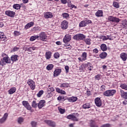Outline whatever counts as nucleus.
I'll return each instance as SVG.
<instances>
[{"instance_id":"f704fd0d","label":"nucleus","mask_w":127,"mask_h":127,"mask_svg":"<svg viewBox=\"0 0 127 127\" xmlns=\"http://www.w3.org/2000/svg\"><path fill=\"white\" fill-rule=\"evenodd\" d=\"M81 57L83 61H85V60H87V53L85 52H83L81 55Z\"/></svg>"},{"instance_id":"6e6552de","label":"nucleus","mask_w":127,"mask_h":127,"mask_svg":"<svg viewBox=\"0 0 127 127\" xmlns=\"http://www.w3.org/2000/svg\"><path fill=\"white\" fill-rule=\"evenodd\" d=\"M0 39L1 40V43H3L4 44H6V42L7 41V39L5 35H4V33L0 32Z\"/></svg>"},{"instance_id":"a878e982","label":"nucleus","mask_w":127,"mask_h":127,"mask_svg":"<svg viewBox=\"0 0 127 127\" xmlns=\"http://www.w3.org/2000/svg\"><path fill=\"white\" fill-rule=\"evenodd\" d=\"M108 56V54L106 52H102L99 55L101 59H105Z\"/></svg>"},{"instance_id":"2f4dec72","label":"nucleus","mask_w":127,"mask_h":127,"mask_svg":"<svg viewBox=\"0 0 127 127\" xmlns=\"http://www.w3.org/2000/svg\"><path fill=\"white\" fill-rule=\"evenodd\" d=\"M55 91V89H54V88L53 87H48L47 89V92L49 93V95H50L52 92H54Z\"/></svg>"},{"instance_id":"5fc2aeb1","label":"nucleus","mask_w":127,"mask_h":127,"mask_svg":"<svg viewBox=\"0 0 127 127\" xmlns=\"http://www.w3.org/2000/svg\"><path fill=\"white\" fill-rule=\"evenodd\" d=\"M58 101L65 100V97H64L63 96H59L58 97Z\"/></svg>"},{"instance_id":"9b49d317","label":"nucleus","mask_w":127,"mask_h":127,"mask_svg":"<svg viewBox=\"0 0 127 127\" xmlns=\"http://www.w3.org/2000/svg\"><path fill=\"white\" fill-rule=\"evenodd\" d=\"M45 123L47 124L48 126L51 127H56V123L54 121H50V120H45Z\"/></svg>"},{"instance_id":"49530a36","label":"nucleus","mask_w":127,"mask_h":127,"mask_svg":"<svg viewBox=\"0 0 127 127\" xmlns=\"http://www.w3.org/2000/svg\"><path fill=\"white\" fill-rule=\"evenodd\" d=\"M54 58L58 59L60 57V54L59 53H55L54 55Z\"/></svg>"},{"instance_id":"0e129e2a","label":"nucleus","mask_w":127,"mask_h":127,"mask_svg":"<svg viewBox=\"0 0 127 127\" xmlns=\"http://www.w3.org/2000/svg\"><path fill=\"white\" fill-rule=\"evenodd\" d=\"M70 7H71V8H77V6H76L74 4H71L70 6Z\"/></svg>"},{"instance_id":"cd10ccee","label":"nucleus","mask_w":127,"mask_h":127,"mask_svg":"<svg viewBox=\"0 0 127 127\" xmlns=\"http://www.w3.org/2000/svg\"><path fill=\"white\" fill-rule=\"evenodd\" d=\"M100 48L101 50L103 52L107 51L108 48H107V45L105 44H102L100 46Z\"/></svg>"},{"instance_id":"603ef678","label":"nucleus","mask_w":127,"mask_h":127,"mask_svg":"<svg viewBox=\"0 0 127 127\" xmlns=\"http://www.w3.org/2000/svg\"><path fill=\"white\" fill-rule=\"evenodd\" d=\"M14 34L15 36H19V35H20V32L18 31H14Z\"/></svg>"},{"instance_id":"6ab92c4d","label":"nucleus","mask_w":127,"mask_h":127,"mask_svg":"<svg viewBox=\"0 0 127 127\" xmlns=\"http://www.w3.org/2000/svg\"><path fill=\"white\" fill-rule=\"evenodd\" d=\"M7 117H8V114L5 113L3 117L0 119V124H3V123H4L5 121H6Z\"/></svg>"},{"instance_id":"c9c22d12","label":"nucleus","mask_w":127,"mask_h":127,"mask_svg":"<svg viewBox=\"0 0 127 127\" xmlns=\"http://www.w3.org/2000/svg\"><path fill=\"white\" fill-rule=\"evenodd\" d=\"M56 91L58 93H60V94H63V95L66 94V92L65 91L60 89L59 88H57Z\"/></svg>"},{"instance_id":"c03bdc74","label":"nucleus","mask_w":127,"mask_h":127,"mask_svg":"<svg viewBox=\"0 0 127 127\" xmlns=\"http://www.w3.org/2000/svg\"><path fill=\"white\" fill-rule=\"evenodd\" d=\"M32 107L33 108H37L38 107V104L36 103V101H33L32 103Z\"/></svg>"},{"instance_id":"412c9836","label":"nucleus","mask_w":127,"mask_h":127,"mask_svg":"<svg viewBox=\"0 0 127 127\" xmlns=\"http://www.w3.org/2000/svg\"><path fill=\"white\" fill-rule=\"evenodd\" d=\"M52 56V52L50 51L46 52L45 58L47 59V60H49V59H51Z\"/></svg>"},{"instance_id":"f8f14e48","label":"nucleus","mask_w":127,"mask_h":127,"mask_svg":"<svg viewBox=\"0 0 127 127\" xmlns=\"http://www.w3.org/2000/svg\"><path fill=\"white\" fill-rule=\"evenodd\" d=\"M27 84L30 86L31 90H34L35 89V83L33 80H28Z\"/></svg>"},{"instance_id":"c85d7f7f","label":"nucleus","mask_w":127,"mask_h":127,"mask_svg":"<svg viewBox=\"0 0 127 127\" xmlns=\"http://www.w3.org/2000/svg\"><path fill=\"white\" fill-rule=\"evenodd\" d=\"M16 88L15 87H12L8 90V93L9 95H12L14 93H15Z\"/></svg>"},{"instance_id":"39448f33","label":"nucleus","mask_w":127,"mask_h":127,"mask_svg":"<svg viewBox=\"0 0 127 127\" xmlns=\"http://www.w3.org/2000/svg\"><path fill=\"white\" fill-rule=\"evenodd\" d=\"M38 38L42 41H46L47 40V35L44 32L40 33L38 36Z\"/></svg>"},{"instance_id":"393cba45","label":"nucleus","mask_w":127,"mask_h":127,"mask_svg":"<svg viewBox=\"0 0 127 127\" xmlns=\"http://www.w3.org/2000/svg\"><path fill=\"white\" fill-rule=\"evenodd\" d=\"M34 25V22H30L28 23H27L24 27L25 29H28L29 28H30V27H32Z\"/></svg>"},{"instance_id":"774afa93","label":"nucleus","mask_w":127,"mask_h":127,"mask_svg":"<svg viewBox=\"0 0 127 127\" xmlns=\"http://www.w3.org/2000/svg\"><path fill=\"white\" fill-rule=\"evenodd\" d=\"M29 0H22V2L24 3H27L28 2Z\"/></svg>"},{"instance_id":"79ce46f5","label":"nucleus","mask_w":127,"mask_h":127,"mask_svg":"<svg viewBox=\"0 0 127 127\" xmlns=\"http://www.w3.org/2000/svg\"><path fill=\"white\" fill-rule=\"evenodd\" d=\"M68 86H69V84L67 83H64L60 85V87L61 88H68Z\"/></svg>"},{"instance_id":"4468645a","label":"nucleus","mask_w":127,"mask_h":127,"mask_svg":"<svg viewBox=\"0 0 127 127\" xmlns=\"http://www.w3.org/2000/svg\"><path fill=\"white\" fill-rule=\"evenodd\" d=\"M22 105L27 109V110H28L29 111L31 110V106L29 105V103H28V102L26 101H23L22 102Z\"/></svg>"},{"instance_id":"0eeeda50","label":"nucleus","mask_w":127,"mask_h":127,"mask_svg":"<svg viewBox=\"0 0 127 127\" xmlns=\"http://www.w3.org/2000/svg\"><path fill=\"white\" fill-rule=\"evenodd\" d=\"M82 68H84V69H87L89 71H91L92 69H93V65L90 63L83 64H82Z\"/></svg>"},{"instance_id":"f257e3e1","label":"nucleus","mask_w":127,"mask_h":127,"mask_svg":"<svg viewBox=\"0 0 127 127\" xmlns=\"http://www.w3.org/2000/svg\"><path fill=\"white\" fill-rule=\"evenodd\" d=\"M1 56L3 58L1 60L0 62V65L1 66H4L5 64H10L11 62L10 61V59L8 57V56L6 54L2 53L1 54Z\"/></svg>"},{"instance_id":"4c0bfd02","label":"nucleus","mask_w":127,"mask_h":127,"mask_svg":"<svg viewBox=\"0 0 127 127\" xmlns=\"http://www.w3.org/2000/svg\"><path fill=\"white\" fill-rule=\"evenodd\" d=\"M20 7H21V6L19 4H14L13 5V8L14 9H20Z\"/></svg>"},{"instance_id":"c756f323","label":"nucleus","mask_w":127,"mask_h":127,"mask_svg":"<svg viewBox=\"0 0 127 127\" xmlns=\"http://www.w3.org/2000/svg\"><path fill=\"white\" fill-rule=\"evenodd\" d=\"M53 68H54V65L53 64H49L46 66V69L48 71H51Z\"/></svg>"},{"instance_id":"72a5a7b5","label":"nucleus","mask_w":127,"mask_h":127,"mask_svg":"<svg viewBox=\"0 0 127 127\" xmlns=\"http://www.w3.org/2000/svg\"><path fill=\"white\" fill-rule=\"evenodd\" d=\"M83 41L86 43V44H87V45H91V39H90V38L85 39V38L83 40Z\"/></svg>"},{"instance_id":"3c124183","label":"nucleus","mask_w":127,"mask_h":127,"mask_svg":"<svg viewBox=\"0 0 127 127\" xmlns=\"http://www.w3.org/2000/svg\"><path fill=\"white\" fill-rule=\"evenodd\" d=\"M18 124H21L23 123V118L20 117L18 119Z\"/></svg>"},{"instance_id":"20e7f679","label":"nucleus","mask_w":127,"mask_h":127,"mask_svg":"<svg viewBox=\"0 0 127 127\" xmlns=\"http://www.w3.org/2000/svg\"><path fill=\"white\" fill-rule=\"evenodd\" d=\"M86 38V36L83 34H77L73 37V39L74 40H84Z\"/></svg>"},{"instance_id":"473e14b6","label":"nucleus","mask_w":127,"mask_h":127,"mask_svg":"<svg viewBox=\"0 0 127 127\" xmlns=\"http://www.w3.org/2000/svg\"><path fill=\"white\" fill-rule=\"evenodd\" d=\"M82 108L83 109H90L91 108V105L89 103H85L83 105Z\"/></svg>"},{"instance_id":"dca6fc26","label":"nucleus","mask_w":127,"mask_h":127,"mask_svg":"<svg viewBox=\"0 0 127 127\" xmlns=\"http://www.w3.org/2000/svg\"><path fill=\"white\" fill-rule=\"evenodd\" d=\"M95 103L97 107H101L102 106V100H101V98L99 97L95 98Z\"/></svg>"},{"instance_id":"423d86ee","label":"nucleus","mask_w":127,"mask_h":127,"mask_svg":"<svg viewBox=\"0 0 127 127\" xmlns=\"http://www.w3.org/2000/svg\"><path fill=\"white\" fill-rule=\"evenodd\" d=\"M108 20L111 22H115L116 23H119L120 22V18L114 17L113 16H109L108 17Z\"/></svg>"},{"instance_id":"37998d69","label":"nucleus","mask_w":127,"mask_h":127,"mask_svg":"<svg viewBox=\"0 0 127 127\" xmlns=\"http://www.w3.org/2000/svg\"><path fill=\"white\" fill-rule=\"evenodd\" d=\"M62 16L64 18H68V17L69 16V15L68 13H63Z\"/></svg>"},{"instance_id":"6e6d98bb","label":"nucleus","mask_w":127,"mask_h":127,"mask_svg":"<svg viewBox=\"0 0 127 127\" xmlns=\"http://www.w3.org/2000/svg\"><path fill=\"white\" fill-rule=\"evenodd\" d=\"M66 73H69V66L66 65L64 67Z\"/></svg>"},{"instance_id":"5701e85b","label":"nucleus","mask_w":127,"mask_h":127,"mask_svg":"<svg viewBox=\"0 0 127 127\" xmlns=\"http://www.w3.org/2000/svg\"><path fill=\"white\" fill-rule=\"evenodd\" d=\"M120 57L122 59L123 61H127V54L126 53H122L120 55Z\"/></svg>"},{"instance_id":"09e8293b","label":"nucleus","mask_w":127,"mask_h":127,"mask_svg":"<svg viewBox=\"0 0 127 127\" xmlns=\"http://www.w3.org/2000/svg\"><path fill=\"white\" fill-rule=\"evenodd\" d=\"M43 93H44V91H43V90H40L37 94L38 97H41V96H42V95H43Z\"/></svg>"},{"instance_id":"1a4fd4ad","label":"nucleus","mask_w":127,"mask_h":127,"mask_svg":"<svg viewBox=\"0 0 127 127\" xmlns=\"http://www.w3.org/2000/svg\"><path fill=\"white\" fill-rule=\"evenodd\" d=\"M5 14L10 17H13L15 15V12L8 10L5 11Z\"/></svg>"},{"instance_id":"bf43d9fd","label":"nucleus","mask_w":127,"mask_h":127,"mask_svg":"<svg viewBox=\"0 0 127 127\" xmlns=\"http://www.w3.org/2000/svg\"><path fill=\"white\" fill-rule=\"evenodd\" d=\"M61 1L63 4H66L67 3V0H61Z\"/></svg>"},{"instance_id":"58836bf2","label":"nucleus","mask_w":127,"mask_h":127,"mask_svg":"<svg viewBox=\"0 0 127 127\" xmlns=\"http://www.w3.org/2000/svg\"><path fill=\"white\" fill-rule=\"evenodd\" d=\"M101 38L102 39H103V40H108V39H109L110 40H111V38H110V36H105V35H102L101 36Z\"/></svg>"},{"instance_id":"9d476101","label":"nucleus","mask_w":127,"mask_h":127,"mask_svg":"<svg viewBox=\"0 0 127 127\" xmlns=\"http://www.w3.org/2000/svg\"><path fill=\"white\" fill-rule=\"evenodd\" d=\"M71 38L70 35L66 34L63 39V42H64V43H68V42H70L71 41Z\"/></svg>"},{"instance_id":"ddd939ff","label":"nucleus","mask_w":127,"mask_h":127,"mask_svg":"<svg viewBox=\"0 0 127 127\" xmlns=\"http://www.w3.org/2000/svg\"><path fill=\"white\" fill-rule=\"evenodd\" d=\"M68 21L66 20H64L61 25L62 29H67V28H68Z\"/></svg>"},{"instance_id":"f3484780","label":"nucleus","mask_w":127,"mask_h":127,"mask_svg":"<svg viewBox=\"0 0 127 127\" xmlns=\"http://www.w3.org/2000/svg\"><path fill=\"white\" fill-rule=\"evenodd\" d=\"M62 72V69L61 68H57L54 71V77H58L60 73Z\"/></svg>"},{"instance_id":"69168bd1","label":"nucleus","mask_w":127,"mask_h":127,"mask_svg":"<svg viewBox=\"0 0 127 127\" xmlns=\"http://www.w3.org/2000/svg\"><path fill=\"white\" fill-rule=\"evenodd\" d=\"M19 48H18L16 47H14V48L13 49V51L15 52V51H17V50H18Z\"/></svg>"},{"instance_id":"bb28decb","label":"nucleus","mask_w":127,"mask_h":127,"mask_svg":"<svg viewBox=\"0 0 127 127\" xmlns=\"http://www.w3.org/2000/svg\"><path fill=\"white\" fill-rule=\"evenodd\" d=\"M121 97L124 99L127 100V92L124 91V90H121Z\"/></svg>"},{"instance_id":"b1692460","label":"nucleus","mask_w":127,"mask_h":127,"mask_svg":"<svg viewBox=\"0 0 127 127\" xmlns=\"http://www.w3.org/2000/svg\"><path fill=\"white\" fill-rule=\"evenodd\" d=\"M95 15L97 17H101V16H103L104 14L103 12V10H98L96 13Z\"/></svg>"},{"instance_id":"f03ea898","label":"nucleus","mask_w":127,"mask_h":127,"mask_svg":"<svg viewBox=\"0 0 127 127\" xmlns=\"http://www.w3.org/2000/svg\"><path fill=\"white\" fill-rule=\"evenodd\" d=\"M116 93H117L116 90H108L103 93V95L106 97H112V96H114Z\"/></svg>"},{"instance_id":"8fccbe9b","label":"nucleus","mask_w":127,"mask_h":127,"mask_svg":"<svg viewBox=\"0 0 127 127\" xmlns=\"http://www.w3.org/2000/svg\"><path fill=\"white\" fill-rule=\"evenodd\" d=\"M59 111L61 114H64L65 113V109H63L59 107Z\"/></svg>"},{"instance_id":"680f3d73","label":"nucleus","mask_w":127,"mask_h":127,"mask_svg":"<svg viewBox=\"0 0 127 127\" xmlns=\"http://www.w3.org/2000/svg\"><path fill=\"white\" fill-rule=\"evenodd\" d=\"M56 44H57V45H62V42H61V41H57L56 42Z\"/></svg>"},{"instance_id":"864d4df0","label":"nucleus","mask_w":127,"mask_h":127,"mask_svg":"<svg viewBox=\"0 0 127 127\" xmlns=\"http://www.w3.org/2000/svg\"><path fill=\"white\" fill-rule=\"evenodd\" d=\"M101 77H102L101 74H98L95 76V78L96 80H100Z\"/></svg>"},{"instance_id":"a211bd4d","label":"nucleus","mask_w":127,"mask_h":127,"mask_svg":"<svg viewBox=\"0 0 127 127\" xmlns=\"http://www.w3.org/2000/svg\"><path fill=\"white\" fill-rule=\"evenodd\" d=\"M66 118H67V119H68V120H71V121H74L75 122H78V121H79L78 118H77L76 117V116H75L74 115H68L66 117Z\"/></svg>"},{"instance_id":"4be33fe9","label":"nucleus","mask_w":127,"mask_h":127,"mask_svg":"<svg viewBox=\"0 0 127 127\" xmlns=\"http://www.w3.org/2000/svg\"><path fill=\"white\" fill-rule=\"evenodd\" d=\"M11 61L12 62H16V61H18V56L17 55H13L10 57Z\"/></svg>"},{"instance_id":"e433bc0d","label":"nucleus","mask_w":127,"mask_h":127,"mask_svg":"<svg viewBox=\"0 0 127 127\" xmlns=\"http://www.w3.org/2000/svg\"><path fill=\"white\" fill-rule=\"evenodd\" d=\"M64 49H68V50H71L72 49V46L70 44H65L64 45Z\"/></svg>"},{"instance_id":"338daca9","label":"nucleus","mask_w":127,"mask_h":127,"mask_svg":"<svg viewBox=\"0 0 127 127\" xmlns=\"http://www.w3.org/2000/svg\"><path fill=\"white\" fill-rule=\"evenodd\" d=\"M4 26V24L3 22H0V27H3Z\"/></svg>"},{"instance_id":"aec40b11","label":"nucleus","mask_w":127,"mask_h":127,"mask_svg":"<svg viewBox=\"0 0 127 127\" xmlns=\"http://www.w3.org/2000/svg\"><path fill=\"white\" fill-rule=\"evenodd\" d=\"M45 106V100H42L39 101L38 103V107L40 109H42V107Z\"/></svg>"},{"instance_id":"a19ab883","label":"nucleus","mask_w":127,"mask_h":127,"mask_svg":"<svg viewBox=\"0 0 127 127\" xmlns=\"http://www.w3.org/2000/svg\"><path fill=\"white\" fill-rule=\"evenodd\" d=\"M113 6L116 8H119L120 7V4H119V2L115 1L113 2Z\"/></svg>"},{"instance_id":"2eb2a0df","label":"nucleus","mask_w":127,"mask_h":127,"mask_svg":"<svg viewBox=\"0 0 127 127\" xmlns=\"http://www.w3.org/2000/svg\"><path fill=\"white\" fill-rule=\"evenodd\" d=\"M44 17L45 18H52L53 17V14L51 12H44Z\"/></svg>"},{"instance_id":"7c9ffc66","label":"nucleus","mask_w":127,"mask_h":127,"mask_svg":"<svg viewBox=\"0 0 127 127\" xmlns=\"http://www.w3.org/2000/svg\"><path fill=\"white\" fill-rule=\"evenodd\" d=\"M77 97L72 96L68 98V101L71 103H74V102H76V101H77Z\"/></svg>"},{"instance_id":"052dcab7","label":"nucleus","mask_w":127,"mask_h":127,"mask_svg":"<svg viewBox=\"0 0 127 127\" xmlns=\"http://www.w3.org/2000/svg\"><path fill=\"white\" fill-rule=\"evenodd\" d=\"M93 53H98L99 50H98V49L95 48L93 50Z\"/></svg>"},{"instance_id":"a18cd8bd","label":"nucleus","mask_w":127,"mask_h":127,"mask_svg":"<svg viewBox=\"0 0 127 127\" xmlns=\"http://www.w3.org/2000/svg\"><path fill=\"white\" fill-rule=\"evenodd\" d=\"M31 125L32 127H36L37 126V122L35 121H32L31 123Z\"/></svg>"},{"instance_id":"7ed1b4c3","label":"nucleus","mask_w":127,"mask_h":127,"mask_svg":"<svg viewBox=\"0 0 127 127\" xmlns=\"http://www.w3.org/2000/svg\"><path fill=\"white\" fill-rule=\"evenodd\" d=\"M92 23V21L91 20H89L86 19L84 20L81 21L79 24V27H84L85 26H87L88 24H90Z\"/></svg>"},{"instance_id":"de8ad7c7","label":"nucleus","mask_w":127,"mask_h":127,"mask_svg":"<svg viewBox=\"0 0 127 127\" xmlns=\"http://www.w3.org/2000/svg\"><path fill=\"white\" fill-rule=\"evenodd\" d=\"M120 87L122 89H124V90H126L127 91V85L123 84L121 85Z\"/></svg>"},{"instance_id":"e2e57ef3","label":"nucleus","mask_w":127,"mask_h":127,"mask_svg":"<svg viewBox=\"0 0 127 127\" xmlns=\"http://www.w3.org/2000/svg\"><path fill=\"white\" fill-rule=\"evenodd\" d=\"M27 51H28V52H32V50L31 47H29V48L27 49Z\"/></svg>"},{"instance_id":"ea45409f","label":"nucleus","mask_w":127,"mask_h":127,"mask_svg":"<svg viewBox=\"0 0 127 127\" xmlns=\"http://www.w3.org/2000/svg\"><path fill=\"white\" fill-rule=\"evenodd\" d=\"M38 39V35L31 36L30 38V41H34L36 39Z\"/></svg>"},{"instance_id":"13d9d810","label":"nucleus","mask_w":127,"mask_h":127,"mask_svg":"<svg viewBox=\"0 0 127 127\" xmlns=\"http://www.w3.org/2000/svg\"><path fill=\"white\" fill-rule=\"evenodd\" d=\"M101 91H102V92H104V91H105V90H106V86L105 85H102L101 87Z\"/></svg>"},{"instance_id":"4d7b16f0","label":"nucleus","mask_w":127,"mask_h":127,"mask_svg":"<svg viewBox=\"0 0 127 127\" xmlns=\"http://www.w3.org/2000/svg\"><path fill=\"white\" fill-rule=\"evenodd\" d=\"M122 24H123V25H124V26H127V20H124L122 22Z\"/></svg>"}]
</instances>
